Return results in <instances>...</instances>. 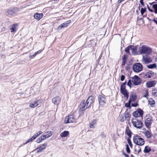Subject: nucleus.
<instances>
[{
    "mask_svg": "<svg viewBox=\"0 0 157 157\" xmlns=\"http://www.w3.org/2000/svg\"><path fill=\"white\" fill-rule=\"evenodd\" d=\"M94 97L92 96H89L86 101L83 100L80 102L79 106L80 108L82 111L86 109L91 106L94 101Z\"/></svg>",
    "mask_w": 157,
    "mask_h": 157,
    "instance_id": "f257e3e1",
    "label": "nucleus"
},
{
    "mask_svg": "<svg viewBox=\"0 0 157 157\" xmlns=\"http://www.w3.org/2000/svg\"><path fill=\"white\" fill-rule=\"evenodd\" d=\"M133 140L134 143L137 145L135 147V151L137 150L138 153H139L141 151V149L139 148V145L142 146L144 145V141L142 138L137 135H136L133 137Z\"/></svg>",
    "mask_w": 157,
    "mask_h": 157,
    "instance_id": "f03ea898",
    "label": "nucleus"
},
{
    "mask_svg": "<svg viewBox=\"0 0 157 157\" xmlns=\"http://www.w3.org/2000/svg\"><path fill=\"white\" fill-rule=\"evenodd\" d=\"M139 52L141 54H149L151 52V50L150 48L144 45L139 48Z\"/></svg>",
    "mask_w": 157,
    "mask_h": 157,
    "instance_id": "7ed1b4c3",
    "label": "nucleus"
},
{
    "mask_svg": "<svg viewBox=\"0 0 157 157\" xmlns=\"http://www.w3.org/2000/svg\"><path fill=\"white\" fill-rule=\"evenodd\" d=\"M132 69L135 72L139 73L143 70L142 65L140 63H136L133 65Z\"/></svg>",
    "mask_w": 157,
    "mask_h": 157,
    "instance_id": "20e7f679",
    "label": "nucleus"
},
{
    "mask_svg": "<svg viewBox=\"0 0 157 157\" xmlns=\"http://www.w3.org/2000/svg\"><path fill=\"white\" fill-rule=\"evenodd\" d=\"M132 123L133 126L138 128H141L142 127L143 124L140 120L136 118L132 119Z\"/></svg>",
    "mask_w": 157,
    "mask_h": 157,
    "instance_id": "39448f33",
    "label": "nucleus"
},
{
    "mask_svg": "<svg viewBox=\"0 0 157 157\" xmlns=\"http://www.w3.org/2000/svg\"><path fill=\"white\" fill-rule=\"evenodd\" d=\"M153 121L152 117L149 114L147 115L145 117V124L147 128H149Z\"/></svg>",
    "mask_w": 157,
    "mask_h": 157,
    "instance_id": "423d86ee",
    "label": "nucleus"
},
{
    "mask_svg": "<svg viewBox=\"0 0 157 157\" xmlns=\"http://www.w3.org/2000/svg\"><path fill=\"white\" fill-rule=\"evenodd\" d=\"M75 118L73 115H70L67 116L65 119L64 122L66 124L75 122Z\"/></svg>",
    "mask_w": 157,
    "mask_h": 157,
    "instance_id": "0eeeda50",
    "label": "nucleus"
},
{
    "mask_svg": "<svg viewBox=\"0 0 157 157\" xmlns=\"http://www.w3.org/2000/svg\"><path fill=\"white\" fill-rule=\"evenodd\" d=\"M105 96L104 94L100 95L98 96V99L100 105L102 106L105 103L106 99Z\"/></svg>",
    "mask_w": 157,
    "mask_h": 157,
    "instance_id": "6e6552de",
    "label": "nucleus"
},
{
    "mask_svg": "<svg viewBox=\"0 0 157 157\" xmlns=\"http://www.w3.org/2000/svg\"><path fill=\"white\" fill-rule=\"evenodd\" d=\"M132 82L135 85H138L140 84L141 80L138 76L135 75L132 77Z\"/></svg>",
    "mask_w": 157,
    "mask_h": 157,
    "instance_id": "1a4fd4ad",
    "label": "nucleus"
},
{
    "mask_svg": "<svg viewBox=\"0 0 157 157\" xmlns=\"http://www.w3.org/2000/svg\"><path fill=\"white\" fill-rule=\"evenodd\" d=\"M143 111L141 109L137 110V111L133 113V116L135 117H137L142 116L143 114Z\"/></svg>",
    "mask_w": 157,
    "mask_h": 157,
    "instance_id": "9d476101",
    "label": "nucleus"
},
{
    "mask_svg": "<svg viewBox=\"0 0 157 157\" xmlns=\"http://www.w3.org/2000/svg\"><path fill=\"white\" fill-rule=\"evenodd\" d=\"M143 60L145 64L150 63L152 61L151 58L148 56H143Z\"/></svg>",
    "mask_w": 157,
    "mask_h": 157,
    "instance_id": "9b49d317",
    "label": "nucleus"
},
{
    "mask_svg": "<svg viewBox=\"0 0 157 157\" xmlns=\"http://www.w3.org/2000/svg\"><path fill=\"white\" fill-rule=\"evenodd\" d=\"M47 146V144L44 143L41 145L39 146L35 150L37 152L43 151L45 148Z\"/></svg>",
    "mask_w": 157,
    "mask_h": 157,
    "instance_id": "f8f14e48",
    "label": "nucleus"
},
{
    "mask_svg": "<svg viewBox=\"0 0 157 157\" xmlns=\"http://www.w3.org/2000/svg\"><path fill=\"white\" fill-rule=\"evenodd\" d=\"M71 22V20H68L64 23H62L61 25L58 26L57 29L60 30L62 28L67 27L68 26V24Z\"/></svg>",
    "mask_w": 157,
    "mask_h": 157,
    "instance_id": "ddd939ff",
    "label": "nucleus"
},
{
    "mask_svg": "<svg viewBox=\"0 0 157 157\" xmlns=\"http://www.w3.org/2000/svg\"><path fill=\"white\" fill-rule=\"evenodd\" d=\"M153 73L151 71H149L143 74V77L145 78H150L152 75Z\"/></svg>",
    "mask_w": 157,
    "mask_h": 157,
    "instance_id": "4468645a",
    "label": "nucleus"
},
{
    "mask_svg": "<svg viewBox=\"0 0 157 157\" xmlns=\"http://www.w3.org/2000/svg\"><path fill=\"white\" fill-rule=\"evenodd\" d=\"M156 84L155 81H151L147 82L146 83V86L148 88H150L154 86Z\"/></svg>",
    "mask_w": 157,
    "mask_h": 157,
    "instance_id": "2eb2a0df",
    "label": "nucleus"
},
{
    "mask_svg": "<svg viewBox=\"0 0 157 157\" xmlns=\"http://www.w3.org/2000/svg\"><path fill=\"white\" fill-rule=\"evenodd\" d=\"M52 101L55 104L58 105L61 101V98L59 97H55L52 99Z\"/></svg>",
    "mask_w": 157,
    "mask_h": 157,
    "instance_id": "dca6fc26",
    "label": "nucleus"
},
{
    "mask_svg": "<svg viewBox=\"0 0 157 157\" xmlns=\"http://www.w3.org/2000/svg\"><path fill=\"white\" fill-rule=\"evenodd\" d=\"M52 135V132L51 131H49L44 133L42 136L45 139L51 136Z\"/></svg>",
    "mask_w": 157,
    "mask_h": 157,
    "instance_id": "f3484780",
    "label": "nucleus"
},
{
    "mask_svg": "<svg viewBox=\"0 0 157 157\" xmlns=\"http://www.w3.org/2000/svg\"><path fill=\"white\" fill-rule=\"evenodd\" d=\"M43 16V14L42 13H35L34 15V18L38 20H39L41 19Z\"/></svg>",
    "mask_w": 157,
    "mask_h": 157,
    "instance_id": "a211bd4d",
    "label": "nucleus"
},
{
    "mask_svg": "<svg viewBox=\"0 0 157 157\" xmlns=\"http://www.w3.org/2000/svg\"><path fill=\"white\" fill-rule=\"evenodd\" d=\"M97 120L96 119H94L92 121L90 124L89 127L90 128H94L95 127V125L96 124Z\"/></svg>",
    "mask_w": 157,
    "mask_h": 157,
    "instance_id": "6ab92c4d",
    "label": "nucleus"
},
{
    "mask_svg": "<svg viewBox=\"0 0 157 157\" xmlns=\"http://www.w3.org/2000/svg\"><path fill=\"white\" fill-rule=\"evenodd\" d=\"M126 84V82L123 83L121 86L120 91L121 92L123 91H126L127 90L126 89L125 85Z\"/></svg>",
    "mask_w": 157,
    "mask_h": 157,
    "instance_id": "aec40b11",
    "label": "nucleus"
},
{
    "mask_svg": "<svg viewBox=\"0 0 157 157\" xmlns=\"http://www.w3.org/2000/svg\"><path fill=\"white\" fill-rule=\"evenodd\" d=\"M38 101H35L33 103H31L29 104V107L31 108H34L38 106L39 105L37 103Z\"/></svg>",
    "mask_w": 157,
    "mask_h": 157,
    "instance_id": "412c9836",
    "label": "nucleus"
},
{
    "mask_svg": "<svg viewBox=\"0 0 157 157\" xmlns=\"http://www.w3.org/2000/svg\"><path fill=\"white\" fill-rule=\"evenodd\" d=\"M131 133L132 132L129 129V128L128 127H127L126 128L125 134L127 135L130 138H131Z\"/></svg>",
    "mask_w": 157,
    "mask_h": 157,
    "instance_id": "4be33fe9",
    "label": "nucleus"
},
{
    "mask_svg": "<svg viewBox=\"0 0 157 157\" xmlns=\"http://www.w3.org/2000/svg\"><path fill=\"white\" fill-rule=\"evenodd\" d=\"M69 132L68 131H65L60 134V136L61 137H65L69 135Z\"/></svg>",
    "mask_w": 157,
    "mask_h": 157,
    "instance_id": "5701e85b",
    "label": "nucleus"
},
{
    "mask_svg": "<svg viewBox=\"0 0 157 157\" xmlns=\"http://www.w3.org/2000/svg\"><path fill=\"white\" fill-rule=\"evenodd\" d=\"M136 99V97L135 95L131 94L130 96L129 99V102L134 101Z\"/></svg>",
    "mask_w": 157,
    "mask_h": 157,
    "instance_id": "b1692460",
    "label": "nucleus"
},
{
    "mask_svg": "<svg viewBox=\"0 0 157 157\" xmlns=\"http://www.w3.org/2000/svg\"><path fill=\"white\" fill-rule=\"evenodd\" d=\"M147 67L150 69H152L156 68L157 67V65L156 63H153L148 65L147 66Z\"/></svg>",
    "mask_w": 157,
    "mask_h": 157,
    "instance_id": "393cba45",
    "label": "nucleus"
},
{
    "mask_svg": "<svg viewBox=\"0 0 157 157\" xmlns=\"http://www.w3.org/2000/svg\"><path fill=\"white\" fill-rule=\"evenodd\" d=\"M130 51H131L133 55L136 54V48L133 46L131 45Z\"/></svg>",
    "mask_w": 157,
    "mask_h": 157,
    "instance_id": "a878e982",
    "label": "nucleus"
},
{
    "mask_svg": "<svg viewBox=\"0 0 157 157\" xmlns=\"http://www.w3.org/2000/svg\"><path fill=\"white\" fill-rule=\"evenodd\" d=\"M17 26L16 24H13L10 28V30L11 32L16 31V27Z\"/></svg>",
    "mask_w": 157,
    "mask_h": 157,
    "instance_id": "bb28decb",
    "label": "nucleus"
},
{
    "mask_svg": "<svg viewBox=\"0 0 157 157\" xmlns=\"http://www.w3.org/2000/svg\"><path fill=\"white\" fill-rule=\"evenodd\" d=\"M151 151V148L147 146L145 147L144 152L145 153H147Z\"/></svg>",
    "mask_w": 157,
    "mask_h": 157,
    "instance_id": "cd10ccee",
    "label": "nucleus"
},
{
    "mask_svg": "<svg viewBox=\"0 0 157 157\" xmlns=\"http://www.w3.org/2000/svg\"><path fill=\"white\" fill-rule=\"evenodd\" d=\"M121 93L124 95V97L126 98L127 99H128L129 97V95L128 94V93L127 92V90L126 91L121 92Z\"/></svg>",
    "mask_w": 157,
    "mask_h": 157,
    "instance_id": "c85d7f7f",
    "label": "nucleus"
},
{
    "mask_svg": "<svg viewBox=\"0 0 157 157\" xmlns=\"http://www.w3.org/2000/svg\"><path fill=\"white\" fill-rule=\"evenodd\" d=\"M130 115L127 112H125L124 114L125 118L126 120H129Z\"/></svg>",
    "mask_w": 157,
    "mask_h": 157,
    "instance_id": "c756f323",
    "label": "nucleus"
},
{
    "mask_svg": "<svg viewBox=\"0 0 157 157\" xmlns=\"http://www.w3.org/2000/svg\"><path fill=\"white\" fill-rule=\"evenodd\" d=\"M44 139L43 138V137L42 136H41L39 138L37 139L36 140V142L38 143H40L41 142L42 140H44Z\"/></svg>",
    "mask_w": 157,
    "mask_h": 157,
    "instance_id": "7c9ffc66",
    "label": "nucleus"
},
{
    "mask_svg": "<svg viewBox=\"0 0 157 157\" xmlns=\"http://www.w3.org/2000/svg\"><path fill=\"white\" fill-rule=\"evenodd\" d=\"M7 13L8 15H10L14 16L15 15L11 9L8 10L7 12Z\"/></svg>",
    "mask_w": 157,
    "mask_h": 157,
    "instance_id": "2f4dec72",
    "label": "nucleus"
},
{
    "mask_svg": "<svg viewBox=\"0 0 157 157\" xmlns=\"http://www.w3.org/2000/svg\"><path fill=\"white\" fill-rule=\"evenodd\" d=\"M145 136L147 138H150L151 137V136L150 132L148 131H146L145 132Z\"/></svg>",
    "mask_w": 157,
    "mask_h": 157,
    "instance_id": "473e14b6",
    "label": "nucleus"
},
{
    "mask_svg": "<svg viewBox=\"0 0 157 157\" xmlns=\"http://www.w3.org/2000/svg\"><path fill=\"white\" fill-rule=\"evenodd\" d=\"M130 46L131 45L129 46L128 47L126 48L125 49V52L128 54H130L129 51H130Z\"/></svg>",
    "mask_w": 157,
    "mask_h": 157,
    "instance_id": "72a5a7b5",
    "label": "nucleus"
},
{
    "mask_svg": "<svg viewBox=\"0 0 157 157\" xmlns=\"http://www.w3.org/2000/svg\"><path fill=\"white\" fill-rule=\"evenodd\" d=\"M131 103V102H129V101H128V103H126L125 104V106L126 107L131 108V106H130V104Z\"/></svg>",
    "mask_w": 157,
    "mask_h": 157,
    "instance_id": "f704fd0d",
    "label": "nucleus"
},
{
    "mask_svg": "<svg viewBox=\"0 0 157 157\" xmlns=\"http://www.w3.org/2000/svg\"><path fill=\"white\" fill-rule=\"evenodd\" d=\"M11 9L12 10V11H13V13L15 14L18 12V9L17 8H14Z\"/></svg>",
    "mask_w": 157,
    "mask_h": 157,
    "instance_id": "c9c22d12",
    "label": "nucleus"
},
{
    "mask_svg": "<svg viewBox=\"0 0 157 157\" xmlns=\"http://www.w3.org/2000/svg\"><path fill=\"white\" fill-rule=\"evenodd\" d=\"M126 151L127 153H130V150L129 149L128 145L127 144L126 145Z\"/></svg>",
    "mask_w": 157,
    "mask_h": 157,
    "instance_id": "e433bc0d",
    "label": "nucleus"
},
{
    "mask_svg": "<svg viewBox=\"0 0 157 157\" xmlns=\"http://www.w3.org/2000/svg\"><path fill=\"white\" fill-rule=\"evenodd\" d=\"M152 94L153 95L157 96V90H152Z\"/></svg>",
    "mask_w": 157,
    "mask_h": 157,
    "instance_id": "4c0bfd02",
    "label": "nucleus"
},
{
    "mask_svg": "<svg viewBox=\"0 0 157 157\" xmlns=\"http://www.w3.org/2000/svg\"><path fill=\"white\" fill-rule=\"evenodd\" d=\"M152 7L155 10V13H157V4L153 5Z\"/></svg>",
    "mask_w": 157,
    "mask_h": 157,
    "instance_id": "58836bf2",
    "label": "nucleus"
},
{
    "mask_svg": "<svg viewBox=\"0 0 157 157\" xmlns=\"http://www.w3.org/2000/svg\"><path fill=\"white\" fill-rule=\"evenodd\" d=\"M132 80L129 79L127 83V85L129 86L130 88L131 87V85H132Z\"/></svg>",
    "mask_w": 157,
    "mask_h": 157,
    "instance_id": "ea45409f",
    "label": "nucleus"
},
{
    "mask_svg": "<svg viewBox=\"0 0 157 157\" xmlns=\"http://www.w3.org/2000/svg\"><path fill=\"white\" fill-rule=\"evenodd\" d=\"M127 141H128V143L129 144V145L131 147H132V142L131 141L130 139L129 138H128L127 139Z\"/></svg>",
    "mask_w": 157,
    "mask_h": 157,
    "instance_id": "a19ab883",
    "label": "nucleus"
},
{
    "mask_svg": "<svg viewBox=\"0 0 157 157\" xmlns=\"http://www.w3.org/2000/svg\"><path fill=\"white\" fill-rule=\"evenodd\" d=\"M146 10L145 9L142 8L141 10V13L142 15H143L144 13L146 11Z\"/></svg>",
    "mask_w": 157,
    "mask_h": 157,
    "instance_id": "79ce46f5",
    "label": "nucleus"
},
{
    "mask_svg": "<svg viewBox=\"0 0 157 157\" xmlns=\"http://www.w3.org/2000/svg\"><path fill=\"white\" fill-rule=\"evenodd\" d=\"M126 61L122 60V64L121 65V67L122 68H123V67L124 66L125 63H126Z\"/></svg>",
    "mask_w": 157,
    "mask_h": 157,
    "instance_id": "37998d69",
    "label": "nucleus"
},
{
    "mask_svg": "<svg viewBox=\"0 0 157 157\" xmlns=\"http://www.w3.org/2000/svg\"><path fill=\"white\" fill-rule=\"evenodd\" d=\"M38 136V133H36L32 137L33 140L35 139Z\"/></svg>",
    "mask_w": 157,
    "mask_h": 157,
    "instance_id": "c03bdc74",
    "label": "nucleus"
},
{
    "mask_svg": "<svg viewBox=\"0 0 157 157\" xmlns=\"http://www.w3.org/2000/svg\"><path fill=\"white\" fill-rule=\"evenodd\" d=\"M145 92V94L144 95V97H147L148 95V92L147 90V91L146 90H144Z\"/></svg>",
    "mask_w": 157,
    "mask_h": 157,
    "instance_id": "a18cd8bd",
    "label": "nucleus"
},
{
    "mask_svg": "<svg viewBox=\"0 0 157 157\" xmlns=\"http://www.w3.org/2000/svg\"><path fill=\"white\" fill-rule=\"evenodd\" d=\"M125 78V76L123 75H121V81H122L124 80Z\"/></svg>",
    "mask_w": 157,
    "mask_h": 157,
    "instance_id": "49530a36",
    "label": "nucleus"
},
{
    "mask_svg": "<svg viewBox=\"0 0 157 157\" xmlns=\"http://www.w3.org/2000/svg\"><path fill=\"white\" fill-rule=\"evenodd\" d=\"M131 105L133 107H136L138 105V104L137 103H132Z\"/></svg>",
    "mask_w": 157,
    "mask_h": 157,
    "instance_id": "de8ad7c7",
    "label": "nucleus"
},
{
    "mask_svg": "<svg viewBox=\"0 0 157 157\" xmlns=\"http://www.w3.org/2000/svg\"><path fill=\"white\" fill-rule=\"evenodd\" d=\"M41 52V50H40L36 52L34 54V56H36V55L38 54V53H40Z\"/></svg>",
    "mask_w": 157,
    "mask_h": 157,
    "instance_id": "09e8293b",
    "label": "nucleus"
},
{
    "mask_svg": "<svg viewBox=\"0 0 157 157\" xmlns=\"http://www.w3.org/2000/svg\"><path fill=\"white\" fill-rule=\"evenodd\" d=\"M152 101H149V103L151 105H154L155 104V101H154L152 99Z\"/></svg>",
    "mask_w": 157,
    "mask_h": 157,
    "instance_id": "8fccbe9b",
    "label": "nucleus"
},
{
    "mask_svg": "<svg viewBox=\"0 0 157 157\" xmlns=\"http://www.w3.org/2000/svg\"><path fill=\"white\" fill-rule=\"evenodd\" d=\"M33 140L32 138H31L30 139H29L25 143V144H27V143L31 141H32Z\"/></svg>",
    "mask_w": 157,
    "mask_h": 157,
    "instance_id": "3c124183",
    "label": "nucleus"
},
{
    "mask_svg": "<svg viewBox=\"0 0 157 157\" xmlns=\"http://www.w3.org/2000/svg\"><path fill=\"white\" fill-rule=\"evenodd\" d=\"M152 21L157 25V18H155L152 20Z\"/></svg>",
    "mask_w": 157,
    "mask_h": 157,
    "instance_id": "603ef678",
    "label": "nucleus"
},
{
    "mask_svg": "<svg viewBox=\"0 0 157 157\" xmlns=\"http://www.w3.org/2000/svg\"><path fill=\"white\" fill-rule=\"evenodd\" d=\"M144 0H140V3H141V5H143V6H144V2H143Z\"/></svg>",
    "mask_w": 157,
    "mask_h": 157,
    "instance_id": "864d4df0",
    "label": "nucleus"
},
{
    "mask_svg": "<svg viewBox=\"0 0 157 157\" xmlns=\"http://www.w3.org/2000/svg\"><path fill=\"white\" fill-rule=\"evenodd\" d=\"M122 60L126 61V57L125 56H124L122 58Z\"/></svg>",
    "mask_w": 157,
    "mask_h": 157,
    "instance_id": "5fc2aeb1",
    "label": "nucleus"
},
{
    "mask_svg": "<svg viewBox=\"0 0 157 157\" xmlns=\"http://www.w3.org/2000/svg\"><path fill=\"white\" fill-rule=\"evenodd\" d=\"M100 136H101L102 138H104L105 137V136L104 135V133L102 132L100 135Z\"/></svg>",
    "mask_w": 157,
    "mask_h": 157,
    "instance_id": "6e6d98bb",
    "label": "nucleus"
},
{
    "mask_svg": "<svg viewBox=\"0 0 157 157\" xmlns=\"http://www.w3.org/2000/svg\"><path fill=\"white\" fill-rule=\"evenodd\" d=\"M123 154L124 156L125 157H129L128 155L126 153H125L124 152H123Z\"/></svg>",
    "mask_w": 157,
    "mask_h": 157,
    "instance_id": "4d7b16f0",
    "label": "nucleus"
},
{
    "mask_svg": "<svg viewBox=\"0 0 157 157\" xmlns=\"http://www.w3.org/2000/svg\"><path fill=\"white\" fill-rule=\"evenodd\" d=\"M147 8H148V10H149V11L150 12H153V10H152L150 9L149 8V6H148V5H147Z\"/></svg>",
    "mask_w": 157,
    "mask_h": 157,
    "instance_id": "13d9d810",
    "label": "nucleus"
},
{
    "mask_svg": "<svg viewBox=\"0 0 157 157\" xmlns=\"http://www.w3.org/2000/svg\"><path fill=\"white\" fill-rule=\"evenodd\" d=\"M124 1V0H118V1H117V2L118 3H121L122 2V1Z\"/></svg>",
    "mask_w": 157,
    "mask_h": 157,
    "instance_id": "bf43d9fd",
    "label": "nucleus"
},
{
    "mask_svg": "<svg viewBox=\"0 0 157 157\" xmlns=\"http://www.w3.org/2000/svg\"><path fill=\"white\" fill-rule=\"evenodd\" d=\"M5 29H6L5 28V27H3L1 29V31H4L5 30Z\"/></svg>",
    "mask_w": 157,
    "mask_h": 157,
    "instance_id": "052dcab7",
    "label": "nucleus"
},
{
    "mask_svg": "<svg viewBox=\"0 0 157 157\" xmlns=\"http://www.w3.org/2000/svg\"><path fill=\"white\" fill-rule=\"evenodd\" d=\"M34 55H30L29 56V58H32V57H34L35 56H34Z\"/></svg>",
    "mask_w": 157,
    "mask_h": 157,
    "instance_id": "680f3d73",
    "label": "nucleus"
},
{
    "mask_svg": "<svg viewBox=\"0 0 157 157\" xmlns=\"http://www.w3.org/2000/svg\"><path fill=\"white\" fill-rule=\"evenodd\" d=\"M38 133H39V134H38V136L41 134L42 133V131H40Z\"/></svg>",
    "mask_w": 157,
    "mask_h": 157,
    "instance_id": "e2e57ef3",
    "label": "nucleus"
},
{
    "mask_svg": "<svg viewBox=\"0 0 157 157\" xmlns=\"http://www.w3.org/2000/svg\"><path fill=\"white\" fill-rule=\"evenodd\" d=\"M125 68H126V70H128V66H126V67H125Z\"/></svg>",
    "mask_w": 157,
    "mask_h": 157,
    "instance_id": "0e129e2a",
    "label": "nucleus"
},
{
    "mask_svg": "<svg viewBox=\"0 0 157 157\" xmlns=\"http://www.w3.org/2000/svg\"><path fill=\"white\" fill-rule=\"evenodd\" d=\"M131 156H132H132H133L132 155H131Z\"/></svg>",
    "mask_w": 157,
    "mask_h": 157,
    "instance_id": "69168bd1",
    "label": "nucleus"
},
{
    "mask_svg": "<svg viewBox=\"0 0 157 157\" xmlns=\"http://www.w3.org/2000/svg\"><path fill=\"white\" fill-rule=\"evenodd\" d=\"M37 133H38V134H39V133L38 132Z\"/></svg>",
    "mask_w": 157,
    "mask_h": 157,
    "instance_id": "338daca9",
    "label": "nucleus"
},
{
    "mask_svg": "<svg viewBox=\"0 0 157 157\" xmlns=\"http://www.w3.org/2000/svg\"><path fill=\"white\" fill-rule=\"evenodd\" d=\"M156 1H157V0H156Z\"/></svg>",
    "mask_w": 157,
    "mask_h": 157,
    "instance_id": "774afa93",
    "label": "nucleus"
}]
</instances>
